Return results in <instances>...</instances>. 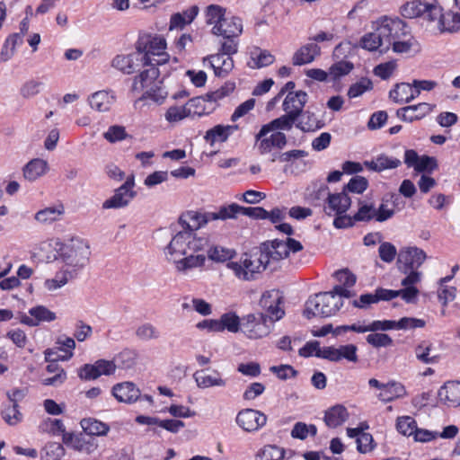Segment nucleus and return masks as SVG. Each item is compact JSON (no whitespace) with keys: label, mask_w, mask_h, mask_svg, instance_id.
<instances>
[{"label":"nucleus","mask_w":460,"mask_h":460,"mask_svg":"<svg viewBox=\"0 0 460 460\" xmlns=\"http://www.w3.org/2000/svg\"><path fill=\"white\" fill-rule=\"evenodd\" d=\"M222 213L221 207L217 212L188 211L180 217L182 230L175 234L164 249L166 260L178 272L187 273L204 266L207 256L203 252L208 247V239L199 235L197 231L210 221L222 220Z\"/></svg>","instance_id":"1"},{"label":"nucleus","mask_w":460,"mask_h":460,"mask_svg":"<svg viewBox=\"0 0 460 460\" xmlns=\"http://www.w3.org/2000/svg\"><path fill=\"white\" fill-rule=\"evenodd\" d=\"M56 260L62 263L61 270L69 277L75 278L88 263L90 256L89 244L84 240H71L69 243L60 244Z\"/></svg>","instance_id":"2"},{"label":"nucleus","mask_w":460,"mask_h":460,"mask_svg":"<svg viewBox=\"0 0 460 460\" xmlns=\"http://www.w3.org/2000/svg\"><path fill=\"white\" fill-rule=\"evenodd\" d=\"M205 14L212 34L224 39L238 38L242 34V20L235 16H226V9L223 6L210 4L206 8Z\"/></svg>","instance_id":"3"},{"label":"nucleus","mask_w":460,"mask_h":460,"mask_svg":"<svg viewBox=\"0 0 460 460\" xmlns=\"http://www.w3.org/2000/svg\"><path fill=\"white\" fill-rule=\"evenodd\" d=\"M399 19L384 18L377 22L374 31L364 35L360 40L361 47L369 51L380 50L385 52L389 49L391 35L400 30Z\"/></svg>","instance_id":"4"},{"label":"nucleus","mask_w":460,"mask_h":460,"mask_svg":"<svg viewBox=\"0 0 460 460\" xmlns=\"http://www.w3.org/2000/svg\"><path fill=\"white\" fill-rule=\"evenodd\" d=\"M143 65L159 66L168 62L170 56L165 51L166 40L158 35L144 34L136 44Z\"/></svg>","instance_id":"5"},{"label":"nucleus","mask_w":460,"mask_h":460,"mask_svg":"<svg viewBox=\"0 0 460 460\" xmlns=\"http://www.w3.org/2000/svg\"><path fill=\"white\" fill-rule=\"evenodd\" d=\"M342 305L341 297L333 295V292L319 293L307 300L304 314L308 319L314 316L330 317L334 315Z\"/></svg>","instance_id":"6"},{"label":"nucleus","mask_w":460,"mask_h":460,"mask_svg":"<svg viewBox=\"0 0 460 460\" xmlns=\"http://www.w3.org/2000/svg\"><path fill=\"white\" fill-rule=\"evenodd\" d=\"M302 249L303 245L301 243L293 238L288 237L286 241L275 239L261 244V260L264 261V263L268 268L271 264L288 258L290 252H297Z\"/></svg>","instance_id":"7"},{"label":"nucleus","mask_w":460,"mask_h":460,"mask_svg":"<svg viewBox=\"0 0 460 460\" xmlns=\"http://www.w3.org/2000/svg\"><path fill=\"white\" fill-rule=\"evenodd\" d=\"M236 278L241 280H252L255 279V275L267 268L261 255L258 258H252L245 254L237 261H230L226 264Z\"/></svg>","instance_id":"8"},{"label":"nucleus","mask_w":460,"mask_h":460,"mask_svg":"<svg viewBox=\"0 0 460 460\" xmlns=\"http://www.w3.org/2000/svg\"><path fill=\"white\" fill-rule=\"evenodd\" d=\"M319 198L326 195L323 211L327 216L345 214L351 206V199L345 190L331 193L326 186L319 189Z\"/></svg>","instance_id":"9"},{"label":"nucleus","mask_w":460,"mask_h":460,"mask_svg":"<svg viewBox=\"0 0 460 460\" xmlns=\"http://www.w3.org/2000/svg\"><path fill=\"white\" fill-rule=\"evenodd\" d=\"M267 321L265 314H248L243 318L242 332L250 340L262 339L271 332V326Z\"/></svg>","instance_id":"10"},{"label":"nucleus","mask_w":460,"mask_h":460,"mask_svg":"<svg viewBox=\"0 0 460 460\" xmlns=\"http://www.w3.org/2000/svg\"><path fill=\"white\" fill-rule=\"evenodd\" d=\"M400 30L396 31V34L391 35V41L389 42V48L392 46L393 50L398 54H407L411 50H418L419 43L411 35V32L406 24L399 19Z\"/></svg>","instance_id":"11"},{"label":"nucleus","mask_w":460,"mask_h":460,"mask_svg":"<svg viewBox=\"0 0 460 460\" xmlns=\"http://www.w3.org/2000/svg\"><path fill=\"white\" fill-rule=\"evenodd\" d=\"M135 186L134 175L127 178L124 184L116 190L115 194L105 200L102 204L103 208H119L126 207L135 197L136 192L133 190Z\"/></svg>","instance_id":"12"},{"label":"nucleus","mask_w":460,"mask_h":460,"mask_svg":"<svg viewBox=\"0 0 460 460\" xmlns=\"http://www.w3.org/2000/svg\"><path fill=\"white\" fill-rule=\"evenodd\" d=\"M282 303V297L279 291L272 289L262 294L260 299V306L264 309L267 314V319L271 322L280 320L284 314V310L279 306Z\"/></svg>","instance_id":"13"},{"label":"nucleus","mask_w":460,"mask_h":460,"mask_svg":"<svg viewBox=\"0 0 460 460\" xmlns=\"http://www.w3.org/2000/svg\"><path fill=\"white\" fill-rule=\"evenodd\" d=\"M221 97L222 93L216 92L207 94L206 97L192 98L185 103L187 114L189 117L209 114L215 109L216 102Z\"/></svg>","instance_id":"14"},{"label":"nucleus","mask_w":460,"mask_h":460,"mask_svg":"<svg viewBox=\"0 0 460 460\" xmlns=\"http://www.w3.org/2000/svg\"><path fill=\"white\" fill-rule=\"evenodd\" d=\"M149 67L142 71L137 76L134 78L132 84V90L134 92H145L144 97L146 93L154 92L155 88H157V84H160L158 80L159 70L155 66L148 65Z\"/></svg>","instance_id":"15"},{"label":"nucleus","mask_w":460,"mask_h":460,"mask_svg":"<svg viewBox=\"0 0 460 460\" xmlns=\"http://www.w3.org/2000/svg\"><path fill=\"white\" fill-rule=\"evenodd\" d=\"M267 416L260 411L243 409L236 416V423L247 432L257 431L266 425Z\"/></svg>","instance_id":"16"},{"label":"nucleus","mask_w":460,"mask_h":460,"mask_svg":"<svg viewBox=\"0 0 460 460\" xmlns=\"http://www.w3.org/2000/svg\"><path fill=\"white\" fill-rule=\"evenodd\" d=\"M222 220L228 218H236L238 215H243L255 219H266L269 212L261 207H242L238 204L232 203L228 206L222 207Z\"/></svg>","instance_id":"17"},{"label":"nucleus","mask_w":460,"mask_h":460,"mask_svg":"<svg viewBox=\"0 0 460 460\" xmlns=\"http://www.w3.org/2000/svg\"><path fill=\"white\" fill-rule=\"evenodd\" d=\"M63 442L72 448L85 454H91L97 449L94 438L86 434L65 433Z\"/></svg>","instance_id":"18"},{"label":"nucleus","mask_w":460,"mask_h":460,"mask_svg":"<svg viewBox=\"0 0 460 460\" xmlns=\"http://www.w3.org/2000/svg\"><path fill=\"white\" fill-rule=\"evenodd\" d=\"M308 101V95L305 91L288 93L282 102V109L286 113H290L297 118L302 115L304 107Z\"/></svg>","instance_id":"19"},{"label":"nucleus","mask_w":460,"mask_h":460,"mask_svg":"<svg viewBox=\"0 0 460 460\" xmlns=\"http://www.w3.org/2000/svg\"><path fill=\"white\" fill-rule=\"evenodd\" d=\"M193 378L198 387L201 389L224 387L226 385V380L217 370L202 369L196 371Z\"/></svg>","instance_id":"20"},{"label":"nucleus","mask_w":460,"mask_h":460,"mask_svg":"<svg viewBox=\"0 0 460 460\" xmlns=\"http://www.w3.org/2000/svg\"><path fill=\"white\" fill-rule=\"evenodd\" d=\"M425 260V252L417 247L402 249L398 254V262L403 264L406 270H417Z\"/></svg>","instance_id":"21"},{"label":"nucleus","mask_w":460,"mask_h":460,"mask_svg":"<svg viewBox=\"0 0 460 460\" xmlns=\"http://www.w3.org/2000/svg\"><path fill=\"white\" fill-rule=\"evenodd\" d=\"M111 392L118 402L128 404H132L140 398V390L132 382L116 384Z\"/></svg>","instance_id":"22"},{"label":"nucleus","mask_w":460,"mask_h":460,"mask_svg":"<svg viewBox=\"0 0 460 460\" xmlns=\"http://www.w3.org/2000/svg\"><path fill=\"white\" fill-rule=\"evenodd\" d=\"M29 314H22L20 322L31 327L38 326L43 322H52L57 316L56 314L43 305H38L29 310Z\"/></svg>","instance_id":"23"},{"label":"nucleus","mask_w":460,"mask_h":460,"mask_svg":"<svg viewBox=\"0 0 460 460\" xmlns=\"http://www.w3.org/2000/svg\"><path fill=\"white\" fill-rule=\"evenodd\" d=\"M435 105L427 102H420L415 105H410L401 108L397 111V116L403 121L412 122L413 120L421 119L429 114Z\"/></svg>","instance_id":"24"},{"label":"nucleus","mask_w":460,"mask_h":460,"mask_svg":"<svg viewBox=\"0 0 460 460\" xmlns=\"http://www.w3.org/2000/svg\"><path fill=\"white\" fill-rule=\"evenodd\" d=\"M141 64H143V62L141 60L140 54L137 49L136 51L127 55H118L111 62V66L114 68L125 74H132Z\"/></svg>","instance_id":"25"},{"label":"nucleus","mask_w":460,"mask_h":460,"mask_svg":"<svg viewBox=\"0 0 460 460\" xmlns=\"http://www.w3.org/2000/svg\"><path fill=\"white\" fill-rule=\"evenodd\" d=\"M321 53V48L314 42H309L300 47L292 57L294 66H303L312 63Z\"/></svg>","instance_id":"26"},{"label":"nucleus","mask_w":460,"mask_h":460,"mask_svg":"<svg viewBox=\"0 0 460 460\" xmlns=\"http://www.w3.org/2000/svg\"><path fill=\"white\" fill-rule=\"evenodd\" d=\"M299 118L290 114L286 113L279 118L273 119L269 124L264 125L260 132L257 135V138H261L267 135L271 130H290L293 128V125L297 121Z\"/></svg>","instance_id":"27"},{"label":"nucleus","mask_w":460,"mask_h":460,"mask_svg":"<svg viewBox=\"0 0 460 460\" xmlns=\"http://www.w3.org/2000/svg\"><path fill=\"white\" fill-rule=\"evenodd\" d=\"M399 199V195L395 193H387L382 198L376 208L377 222H385L394 215Z\"/></svg>","instance_id":"28"},{"label":"nucleus","mask_w":460,"mask_h":460,"mask_svg":"<svg viewBox=\"0 0 460 460\" xmlns=\"http://www.w3.org/2000/svg\"><path fill=\"white\" fill-rule=\"evenodd\" d=\"M206 61H208L217 76L225 77L234 68L232 57H226L220 53L204 58V62Z\"/></svg>","instance_id":"29"},{"label":"nucleus","mask_w":460,"mask_h":460,"mask_svg":"<svg viewBox=\"0 0 460 460\" xmlns=\"http://www.w3.org/2000/svg\"><path fill=\"white\" fill-rule=\"evenodd\" d=\"M64 214L65 207L59 203L39 210L34 215V220L40 225L47 226L60 220Z\"/></svg>","instance_id":"30"},{"label":"nucleus","mask_w":460,"mask_h":460,"mask_svg":"<svg viewBox=\"0 0 460 460\" xmlns=\"http://www.w3.org/2000/svg\"><path fill=\"white\" fill-rule=\"evenodd\" d=\"M116 97L113 93L109 91H98L88 98L89 105L92 109L99 112H106L115 102Z\"/></svg>","instance_id":"31"},{"label":"nucleus","mask_w":460,"mask_h":460,"mask_svg":"<svg viewBox=\"0 0 460 460\" xmlns=\"http://www.w3.org/2000/svg\"><path fill=\"white\" fill-rule=\"evenodd\" d=\"M49 171V164L47 161L35 158L27 163L22 170L23 177L29 181H35L42 177Z\"/></svg>","instance_id":"32"},{"label":"nucleus","mask_w":460,"mask_h":460,"mask_svg":"<svg viewBox=\"0 0 460 460\" xmlns=\"http://www.w3.org/2000/svg\"><path fill=\"white\" fill-rule=\"evenodd\" d=\"M390 98L396 103L410 102L418 97V90H415L413 84H397L389 93Z\"/></svg>","instance_id":"33"},{"label":"nucleus","mask_w":460,"mask_h":460,"mask_svg":"<svg viewBox=\"0 0 460 460\" xmlns=\"http://www.w3.org/2000/svg\"><path fill=\"white\" fill-rule=\"evenodd\" d=\"M438 398L440 402L448 406H456L460 404V383L449 382L445 384L438 390Z\"/></svg>","instance_id":"34"},{"label":"nucleus","mask_w":460,"mask_h":460,"mask_svg":"<svg viewBox=\"0 0 460 460\" xmlns=\"http://www.w3.org/2000/svg\"><path fill=\"white\" fill-rule=\"evenodd\" d=\"M238 128V125H217L206 132L205 139L210 145L216 142H225Z\"/></svg>","instance_id":"35"},{"label":"nucleus","mask_w":460,"mask_h":460,"mask_svg":"<svg viewBox=\"0 0 460 460\" xmlns=\"http://www.w3.org/2000/svg\"><path fill=\"white\" fill-rule=\"evenodd\" d=\"M407 395L404 385L399 382L392 381L385 385L383 391L377 395L378 399L385 402H392Z\"/></svg>","instance_id":"36"},{"label":"nucleus","mask_w":460,"mask_h":460,"mask_svg":"<svg viewBox=\"0 0 460 460\" xmlns=\"http://www.w3.org/2000/svg\"><path fill=\"white\" fill-rule=\"evenodd\" d=\"M400 159L380 155L372 161L365 162L366 167L375 172H382L387 169H394L401 165Z\"/></svg>","instance_id":"37"},{"label":"nucleus","mask_w":460,"mask_h":460,"mask_svg":"<svg viewBox=\"0 0 460 460\" xmlns=\"http://www.w3.org/2000/svg\"><path fill=\"white\" fill-rule=\"evenodd\" d=\"M349 417L347 409L342 405H335L325 412L324 421L330 428L341 425Z\"/></svg>","instance_id":"38"},{"label":"nucleus","mask_w":460,"mask_h":460,"mask_svg":"<svg viewBox=\"0 0 460 460\" xmlns=\"http://www.w3.org/2000/svg\"><path fill=\"white\" fill-rule=\"evenodd\" d=\"M323 126V124L321 120L310 111H303L302 115L296 123V127L304 132L314 131L321 128Z\"/></svg>","instance_id":"39"},{"label":"nucleus","mask_w":460,"mask_h":460,"mask_svg":"<svg viewBox=\"0 0 460 460\" xmlns=\"http://www.w3.org/2000/svg\"><path fill=\"white\" fill-rule=\"evenodd\" d=\"M354 220L357 222H369L375 220L377 222L376 208L373 202L360 200L358 202V211L354 214Z\"/></svg>","instance_id":"40"},{"label":"nucleus","mask_w":460,"mask_h":460,"mask_svg":"<svg viewBox=\"0 0 460 460\" xmlns=\"http://www.w3.org/2000/svg\"><path fill=\"white\" fill-rule=\"evenodd\" d=\"M81 426L86 435L103 436L109 431V426L95 419H84L81 420Z\"/></svg>","instance_id":"41"},{"label":"nucleus","mask_w":460,"mask_h":460,"mask_svg":"<svg viewBox=\"0 0 460 460\" xmlns=\"http://www.w3.org/2000/svg\"><path fill=\"white\" fill-rule=\"evenodd\" d=\"M427 8L428 4L422 3L420 0H412L401 7V14L404 18L413 19L423 15Z\"/></svg>","instance_id":"42"},{"label":"nucleus","mask_w":460,"mask_h":460,"mask_svg":"<svg viewBox=\"0 0 460 460\" xmlns=\"http://www.w3.org/2000/svg\"><path fill=\"white\" fill-rule=\"evenodd\" d=\"M138 354L136 350L125 349L119 352L113 359L116 367L122 369H130L136 366Z\"/></svg>","instance_id":"43"},{"label":"nucleus","mask_w":460,"mask_h":460,"mask_svg":"<svg viewBox=\"0 0 460 460\" xmlns=\"http://www.w3.org/2000/svg\"><path fill=\"white\" fill-rule=\"evenodd\" d=\"M460 31V13L457 12L447 11L440 23V32H456Z\"/></svg>","instance_id":"44"},{"label":"nucleus","mask_w":460,"mask_h":460,"mask_svg":"<svg viewBox=\"0 0 460 460\" xmlns=\"http://www.w3.org/2000/svg\"><path fill=\"white\" fill-rule=\"evenodd\" d=\"M75 279L74 277H69V275L66 274V271H64L63 270H59L54 278L48 279L44 281L43 287L44 289L48 292H55L58 289L63 288L66 286L69 280Z\"/></svg>","instance_id":"45"},{"label":"nucleus","mask_w":460,"mask_h":460,"mask_svg":"<svg viewBox=\"0 0 460 460\" xmlns=\"http://www.w3.org/2000/svg\"><path fill=\"white\" fill-rule=\"evenodd\" d=\"M218 323L221 325V332L227 330L230 332L235 333L240 330L242 331V322L239 316L234 312L223 314Z\"/></svg>","instance_id":"46"},{"label":"nucleus","mask_w":460,"mask_h":460,"mask_svg":"<svg viewBox=\"0 0 460 460\" xmlns=\"http://www.w3.org/2000/svg\"><path fill=\"white\" fill-rule=\"evenodd\" d=\"M65 448L60 443L49 442L40 451L41 460H61L65 456Z\"/></svg>","instance_id":"47"},{"label":"nucleus","mask_w":460,"mask_h":460,"mask_svg":"<svg viewBox=\"0 0 460 460\" xmlns=\"http://www.w3.org/2000/svg\"><path fill=\"white\" fill-rule=\"evenodd\" d=\"M207 252L208 257L214 261L224 262L234 257L235 254L234 250L226 248L219 245H215L213 247H208L203 253Z\"/></svg>","instance_id":"48"},{"label":"nucleus","mask_w":460,"mask_h":460,"mask_svg":"<svg viewBox=\"0 0 460 460\" xmlns=\"http://www.w3.org/2000/svg\"><path fill=\"white\" fill-rule=\"evenodd\" d=\"M135 335L141 341L157 340L161 336L159 330L150 323L138 325L135 331Z\"/></svg>","instance_id":"49"},{"label":"nucleus","mask_w":460,"mask_h":460,"mask_svg":"<svg viewBox=\"0 0 460 460\" xmlns=\"http://www.w3.org/2000/svg\"><path fill=\"white\" fill-rule=\"evenodd\" d=\"M285 450L275 445H267L261 448L256 454V460H282Z\"/></svg>","instance_id":"50"},{"label":"nucleus","mask_w":460,"mask_h":460,"mask_svg":"<svg viewBox=\"0 0 460 460\" xmlns=\"http://www.w3.org/2000/svg\"><path fill=\"white\" fill-rule=\"evenodd\" d=\"M287 143V138L284 133L276 132L270 135L269 138H264L261 141L260 148L263 152H268L272 146L281 148Z\"/></svg>","instance_id":"51"},{"label":"nucleus","mask_w":460,"mask_h":460,"mask_svg":"<svg viewBox=\"0 0 460 460\" xmlns=\"http://www.w3.org/2000/svg\"><path fill=\"white\" fill-rule=\"evenodd\" d=\"M396 429L403 436L413 437L417 429V424L412 417L402 416L397 418Z\"/></svg>","instance_id":"52"},{"label":"nucleus","mask_w":460,"mask_h":460,"mask_svg":"<svg viewBox=\"0 0 460 460\" xmlns=\"http://www.w3.org/2000/svg\"><path fill=\"white\" fill-rule=\"evenodd\" d=\"M432 344L429 341H421L414 349L416 358L425 364H432L436 361V356H431Z\"/></svg>","instance_id":"53"},{"label":"nucleus","mask_w":460,"mask_h":460,"mask_svg":"<svg viewBox=\"0 0 460 460\" xmlns=\"http://www.w3.org/2000/svg\"><path fill=\"white\" fill-rule=\"evenodd\" d=\"M274 60V56L271 55L269 51L260 50L252 53V64H251L250 66L252 68H261L272 64Z\"/></svg>","instance_id":"54"},{"label":"nucleus","mask_w":460,"mask_h":460,"mask_svg":"<svg viewBox=\"0 0 460 460\" xmlns=\"http://www.w3.org/2000/svg\"><path fill=\"white\" fill-rule=\"evenodd\" d=\"M368 187L367 180L363 176H355L343 187V190L357 194H362Z\"/></svg>","instance_id":"55"},{"label":"nucleus","mask_w":460,"mask_h":460,"mask_svg":"<svg viewBox=\"0 0 460 460\" xmlns=\"http://www.w3.org/2000/svg\"><path fill=\"white\" fill-rule=\"evenodd\" d=\"M372 87L373 84L371 80L366 77H362L349 87L348 91V96L349 98H357L362 95L364 93L370 91Z\"/></svg>","instance_id":"56"},{"label":"nucleus","mask_w":460,"mask_h":460,"mask_svg":"<svg viewBox=\"0 0 460 460\" xmlns=\"http://www.w3.org/2000/svg\"><path fill=\"white\" fill-rule=\"evenodd\" d=\"M2 416L4 421L11 426L17 425L22 420V414L19 411V404L12 403L11 406H8L2 411Z\"/></svg>","instance_id":"57"},{"label":"nucleus","mask_w":460,"mask_h":460,"mask_svg":"<svg viewBox=\"0 0 460 460\" xmlns=\"http://www.w3.org/2000/svg\"><path fill=\"white\" fill-rule=\"evenodd\" d=\"M41 86V82L36 80H29L22 85L20 89V94L24 99H31L40 93Z\"/></svg>","instance_id":"58"},{"label":"nucleus","mask_w":460,"mask_h":460,"mask_svg":"<svg viewBox=\"0 0 460 460\" xmlns=\"http://www.w3.org/2000/svg\"><path fill=\"white\" fill-rule=\"evenodd\" d=\"M128 134L126 128L120 125L111 126L106 132L103 133V137L110 143H115L127 138Z\"/></svg>","instance_id":"59"},{"label":"nucleus","mask_w":460,"mask_h":460,"mask_svg":"<svg viewBox=\"0 0 460 460\" xmlns=\"http://www.w3.org/2000/svg\"><path fill=\"white\" fill-rule=\"evenodd\" d=\"M357 350L358 348L354 344L341 345L337 347L338 361L346 359L349 362H357Z\"/></svg>","instance_id":"60"},{"label":"nucleus","mask_w":460,"mask_h":460,"mask_svg":"<svg viewBox=\"0 0 460 460\" xmlns=\"http://www.w3.org/2000/svg\"><path fill=\"white\" fill-rule=\"evenodd\" d=\"M189 117L185 104L183 106H172L168 108L164 114V118L168 122L175 123Z\"/></svg>","instance_id":"61"},{"label":"nucleus","mask_w":460,"mask_h":460,"mask_svg":"<svg viewBox=\"0 0 460 460\" xmlns=\"http://www.w3.org/2000/svg\"><path fill=\"white\" fill-rule=\"evenodd\" d=\"M366 340L375 348L389 347L393 344L392 338L385 333H371L367 336Z\"/></svg>","instance_id":"62"},{"label":"nucleus","mask_w":460,"mask_h":460,"mask_svg":"<svg viewBox=\"0 0 460 460\" xmlns=\"http://www.w3.org/2000/svg\"><path fill=\"white\" fill-rule=\"evenodd\" d=\"M425 18L431 22H435V28L439 31L440 30V23L442 17L444 15V13L442 12V9L440 6L434 5V4H428V8L425 11L424 14Z\"/></svg>","instance_id":"63"},{"label":"nucleus","mask_w":460,"mask_h":460,"mask_svg":"<svg viewBox=\"0 0 460 460\" xmlns=\"http://www.w3.org/2000/svg\"><path fill=\"white\" fill-rule=\"evenodd\" d=\"M426 322L422 319L414 317H402L396 321V330H413L417 328H423Z\"/></svg>","instance_id":"64"}]
</instances>
